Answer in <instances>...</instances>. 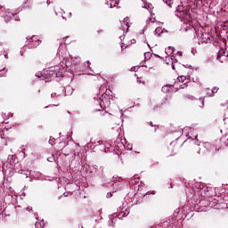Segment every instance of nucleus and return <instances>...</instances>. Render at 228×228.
I'll list each match as a JSON object with an SVG mask.
<instances>
[{"label": "nucleus", "instance_id": "f257e3e1", "mask_svg": "<svg viewBox=\"0 0 228 228\" xmlns=\"http://www.w3.org/2000/svg\"><path fill=\"white\" fill-rule=\"evenodd\" d=\"M177 79L181 83H184V81H186V77L185 76H181V77H178Z\"/></svg>", "mask_w": 228, "mask_h": 228}, {"label": "nucleus", "instance_id": "f03ea898", "mask_svg": "<svg viewBox=\"0 0 228 228\" xmlns=\"http://www.w3.org/2000/svg\"><path fill=\"white\" fill-rule=\"evenodd\" d=\"M107 197H108V199H110V198L112 197V194H111V193H108V194H107Z\"/></svg>", "mask_w": 228, "mask_h": 228}, {"label": "nucleus", "instance_id": "7ed1b4c3", "mask_svg": "<svg viewBox=\"0 0 228 228\" xmlns=\"http://www.w3.org/2000/svg\"><path fill=\"white\" fill-rule=\"evenodd\" d=\"M40 225V223H36V227Z\"/></svg>", "mask_w": 228, "mask_h": 228}]
</instances>
